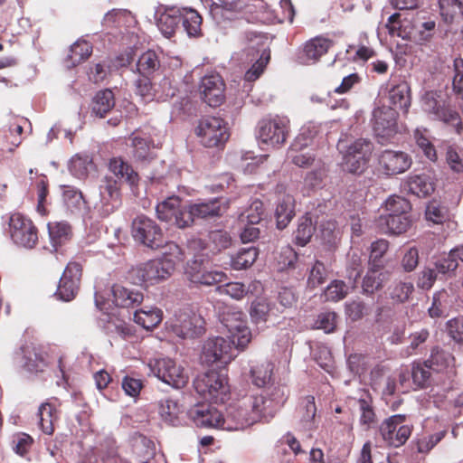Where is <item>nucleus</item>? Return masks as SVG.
Listing matches in <instances>:
<instances>
[{
	"label": "nucleus",
	"instance_id": "obj_17",
	"mask_svg": "<svg viewBox=\"0 0 463 463\" xmlns=\"http://www.w3.org/2000/svg\"><path fill=\"white\" fill-rule=\"evenodd\" d=\"M397 111L392 107H379L373 111V129L380 142H384L397 133Z\"/></svg>",
	"mask_w": 463,
	"mask_h": 463
},
{
	"label": "nucleus",
	"instance_id": "obj_47",
	"mask_svg": "<svg viewBox=\"0 0 463 463\" xmlns=\"http://www.w3.org/2000/svg\"><path fill=\"white\" fill-rule=\"evenodd\" d=\"M411 203L401 196H390L385 202L384 215H411Z\"/></svg>",
	"mask_w": 463,
	"mask_h": 463
},
{
	"label": "nucleus",
	"instance_id": "obj_38",
	"mask_svg": "<svg viewBox=\"0 0 463 463\" xmlns=\"http://www.w3.org/2000/svg\"><path fill=\"white\" fill-rule=\"evenodd\" d=\"M271 312V303L266 298L254 299L250 307V320L255 325L265 324Z\"/></svg>",
	"mask_w": 463,
	"mask_h": 463
},
{
	"label": "nucleus",
	"instance_id": "obj_22",
	"mask_svg": "<svg viewBox=\"0 0 463 463\" xmlns=\"http://www.w3.org/2000/svg\"><path fill=\"white\" fill-rule=\"evenodd\" d=\"M199 90L203 99L210 107H218L224 100V82L217 73L203 77Z\"/></svg>",
	"mask_w": 463,
	"mask_h": 463
},
{
	"label": "nucleus",
	"instance_id": "obj_31",
	"mask_svg": "<svg viewBox=\"0 0 463 463\" xmlns=\"http://www.w3.org/2000/svg\"><path fill=\"white\" fill-rule=\"evenodd\" d=\"M390 103L393 109L407 112L411 106V88L406 81H401L389 90Z\"/></svg>",
	"mask_w": 463,
	"mask_h": 463
},
{
	"label": "nucleus",
	"instance_id": "obj_9",
	"mask_svg": "<svg viewBox=\"0 0 463 463\" xmlns=\"http://www.w3.org/2000/svg\"><path fill=\"white\" fill-rule=\"evenodd\" d=\"M131 233L135 241L151 250H157L166 243L161 227L143 214L132 221Z\"/></svg>",
	"mask_w": 463,
	"mask_h": 463
},
{
	"label": "nucleus",
	"instance_id": "obj_20",
	"mask_svg": "<svg viewBox=\"0 0 463 463\" xmlns=\"http://www.w3.org/2000/svg\"><path fill=\"white\" fill-rule=\"evenodd\" d=\"M226 202L222 198H213L196 202L187 205L189 227L195 220H208L222 215L226 210Z\"/></svg>",
	"mask_w": 463,
	"mask_h": 463
},
{
	"label": "nucleus",
	"instance_id": "obj_16",
	"mask_svg": "<svg viewBox=\"0 0 463 463\" xmlns=\"http://www.w3.org/2000/svg\"><path fill=\"white\" fill-rule=\"evenodd\" d=\"M185 274L192 283L203 286H213L227 280V276L223 271L208 268L203 260L197 258L187 264Z\"/></svg>",
	"mask_w": 463,
	"mask_h": 463
},
{
	"label": "nucleus",
	"instance_id": "obj_26",
	"mask_svg": "<svg viewBox=\"0 0 463 463\" xmlns=\"http://www.w3.org/2000/svg\"><path fill=\"white\" fill-rule=\"evenodd\" d=\"M332 45L333 42L330 39L321 36L315 37L305 43L299 59L304 64L316 63Z\"/></svg>",
	"mask_w": 463,
	"mask_h": 463
},
{
	"label": "nucleus",
	"instance_id": "obj_58",
	"mask_svg": "<svg viewBox=\"0 0 463 463\" xmlns=\"http://www.w3.org/2000/svg\"><path fill=\"white\" fill-rule=\"evenodd\" d=\"M327 173V167L322 161H317L314 169L308 172L305 177V184L311 187H318L322 184Z\"/></svg>",
	"mask_w": 463,
	"mask_h": 463
},
{
	"label": "nucleus",
	"instance_id": "obj_61",
	"mask_svg": "<svg viewBox=\"0 0 463 463\" xmlns=\"http://www.w3.org/2000/svg\"><path fill=\"white\" fill-rule=\"evenodd\" d=\"M349 286L342 280H334L325 290V298L329 301H339L343 299L348 293Z\"/></svg>",
	"mask_w": 463,
	"mask_h": 463
},
{
	"label": "nucleus",
	"instance_id": "obj_43",
	"mask_svg": "<svg viewBox=\"0 0 463 463\" xmlns=\"http://www.w3.org/2000/svg\"><path fill=\"white\" fill-rule=\"evenodd\" d=\"M363 253L358 250H352L347 256V271L349 284L352 288H355L356 281L363 270Z\"/></svg>",
	"mask_w": 463,
	"mask_h": 463
},
{
	"label": "nucleus",
	"instance_id": "obj_34",
	"mask_svg": "<svg viewBox=\"0 0 463 463\" xmlns=\"http://www.w3.org/2000/svg\"><path fill=\"white\" fill-rule=\"evenodd\" d=\"M163 319V312L157 307L137 310L134 321L146 330L156 327Z\"/></svg>",
	"mask_w": 463,
	"mask_h": 463
},
{
	"label": "nucleus",
	"instance_id": "obj_56",
	"mask_svg": "<svg viewBox=\"0 0 463 463\" xmlns=\"http://www.w3.org/2000/svg\"><path fill=\"white\" fill-rule=\"evenodd\" d=\"M449 295L447 291L442 290L435 293L432 298V304L428 311L431 317H440L444 316L449 307Z\"/></svg>",
	"mask_w": 463,
	"mask_h": 463
},
{
	"label": "nucleus",
	"instance_id": "obj_3",
	"mask_svg": "<svg viewBox=\"0 0 463 463\" xmlns=\"http://www.w3.org/2000/svg\"><path fill=\"white\" fill-rule=\"evenodd\" d=\"M109 169L115 177L106 175L99 184V201L95 208L102 217L114 213L121 204L120 184L127 183L131 188L138 183V175L132 166L120 157L109 160Z\"/></svg>",
	"mask_w": 463,
	"mask_h": 463
},
{
	"label": "nucleus",
	"instance_id": "obj_51",
	"mask_svg": "<svg viewBox=\"0 0 463 463\" xmlns=\"http://www.w3.org/2000/svg\"><path fill=\"white\" fill-rule=\"evenodd\" d=\"M209 247L213 253L221 252L228 249L232 242L231 235L222 230L212 231L209 233Z\"/></svg>",
	"mask_w": 463,
	"mask_h": 463
},
{
	"label": "nucleus",
	"instance_id": "obj_54",
	"mask_svg": "<svg viewBox=\"0 0 463 463\" xmlns=\"http://www.w3.org/2000/svg\"><path fill=\"white\" fill-rule=\"evenodd\" d=\"M432 368L424 361L422 364H414L411 370L413 383L420 388L430 384Z\"/></svg>",
	"mask_w": 463,
	"mask_h": 463
},
{
	"label": "nucleus",
	"instance_id": "obj_6",
	"mask_svg": "<svg viewBox=\"0 0 463 463\" xmlns=\"http://www.w3.org/2000/svg\"><path fill=\"white\" fill-rule=\"evenodd\" d=\"M166 324L169 331L181 339H194L205 332L203 317L190 307L175 311Z\"/></svg>",
	"mask_w": 463,
	"mask_h": 463
},
{
	"label": "nucleus",
	"instance_id": "obj_44",
	"mask_svg": "<svg viewBox=\"0 0 463 463\" xmlns=\"http://www.w3.org/2000/svg\"><path fill=\"white\" fill-rule=\"evenodd\" d=\"M318 133V128L314 125L304 126L290 146L291 152H300L313 144Z\"/></svg>",
	"mask_w": 463,
	"mask_h": 463
},
{
	"label": "nucleus",
	"instance_id": "obj_42",
	"mask_svg": "<svg viewBox=\"0 0 463 463\" xmlns=\"http://www.w3.org/2000/svg\"><path fill=\"white\" fill-rule=\"evenodd\" d=\"M258 253L255 247L241 248L235 255L232 256L231 266L236 270L247 269L255 262Z\"/></svg>",
	"mask_w": 463,
	"mask_h": 463
},
{
	"label": "nucleus",
	"instance_id": "obj_57",
	"mask_svg": "<svg viewBox=\"0 0 463 463\" xmlns=\"http://www.w3.org/2000/svg\"><path fill=\"white\" fill-rule=\"evenodd\" d=\"M264 216V205L260 200H255L250 207L241 215V221L250 224H259Z\"/></svg>",
	"mask_w": 463,
	"mask_h": 463
},
{
	"label": "nucleus",
	"instance_id": "obj_18",
	"mask_svg": "<svg viewBox=\"0 0 463 463\" xmlns=\"http://www.w3.org/2000/svg\"><path fill=\"white\" fill-rule=\"evenodd\" d=\"M187 416L197 427L222 430L224 416L209 403L200 402L194 404L188 410Z\"/></svg>",
	"mask_w": 463,
	"mask_h": 463
},
{
	"label": "nucleus",
	"instance_id": "obj_5",
	"mask_svg": "<svg viewBox=\"0 0 463 463\" xmlns=\"http://www.w3.org/2000/svg\"><path fill=\"white\" fill-rule=\"evenodd\" d=\"M338 150L343 154V168L352 174H362L367 167L373 144L368 138H357L349 145L340 140Z\"/></svg>",
	"mask_w": 463,
	"mask_h": 463
},
{
	"label": "nucleus",
	"instance_id": "obj_55",
	"mask_svg": "<svg viewBox=\"0 0 463 463\" xmlns=\"http://www.w3.org/2000/svg\"><path fill=\"white\" fill-rule=\"evenodd\" d=\"M131 145L133 147V156L137 161H147L153 158L149 141L146 138L134 136L131 138Z\"/></svg>",
	"mask_w": 463,
	"mask_h": 463
},
{
	"label": "nucleus",
	"instance_id": "obj_29",
	"mask_svg": "<svg viewBox=\"0 0 463 463\" xmlns=\"http://www.w3.org/2000/svg\"><path fill=\"white\" fill-rule=\"evenodd\" d=\"M295 215L294 199L289 194L279 198L275 210L277 227L279 230L286 228Z\"/></svg>",
	"mask_w": 463,
	"mask_h": 463
},
{
	"label": "nucleus",
	"instance_id": "obj_15",
	"mask_svg": "<svg viewBox=\"0 0 463 463\" xmlns=\"http://www.w3.org/2000/svg\"><path fill=\"white\" fill-rule=\"evenodd\" d=\"M157 218L180 229L189 227L187 205H183L178 196H170L157 203L156 207Z\"/></svg>",
	"mask_w": 463,
	"mask_h": 463
},
{
	"label": "nucleus",
	"instance_id": "obj_37",
	"mask_svg": "<svg viewBox=\"0 0 463 463\" xmlns=\"http://www.w3.org/2000/svg\"><path fill=\"white\" fill-rule=\"evenodd\" d=\"M160 68L158 54L152 50L145 52L137 60V70L141 76L150 77Z\"/></svg>",
	"mask_w": 463,
	"mask_h": 463
},
{
	"label": "nucleus",
	"instance_id": "obj_52",
	"mask_svg": "<svg viewBox=\"0 0 463 463\" xmlns=\"http://www.w3.org/2000/svg\"><path fill=\"white\" fill-rule=\"evenodd\" d=\"M275 260L278 270L284 271L295 267L298 254L291 246L286 245L280 249Z\"/></svg>",
	"mask_w": 463,
	"mask_h": 463
},
{
	"label": "nucleus",
	"instance_id": "obj_39",
	"mask_svg": "<svg viewBox=\"0 0 463 463\" xmlns=\"http://www.w3.org/2000/svg\"><path fill=\"white\" fill-rule=\"evenodd\" d=\"M384 279L385 274L379 269L377 265H373L368 269L363 279V292L368 295L373 294L383 288Z\"/></svg>",
	"mask_w": 463,
	"mask_h": 463
},
{
	"label": "nucleus",
	"instance_id": "obj_48",
	"mask_svg": "<svg viewBox=\"0 0 463 463\" xmlns=\"http://www.w3.org/2000/svg\"><path fill=\"white\" fill-rule=\"evenodd\" d=\"M316 412L315 398L313 396H307L302 399L299 405V414L303 428L309 430L314 426Z\"/></svg>",
	"mask_w": 463,
	"mask_h": 463
},
{
	"label": "nucleus",
	"instance_id": "obj_8",
	"mask_svg": "<svg viewBox=\"0 0 463 463\" xmlns=\"http://www.w3.org/2000/svg\"><path fill=\"white\" fill-rule=\"evenodd\" d=\"M289 135V120L286 117H267L259 121L257 137L260 144L279 147Z\"/></svg>",
	"mask_w": 463,
	"mask_h": 463
},
{
	"label": "nucleus",
	"instance_id": "obj_63",
	"mask_svg": "<svg viewBox=\"0 0 463 463\" xmlns=\"http://www.w3.org/2000/svg\"><path fill=\"white\" fill-rule=\"evenodd\" d=\"M217 289L221 294H225L236 300L242 299L249 291L248 288L241 282H229L219 286Z\"/></svg>",
	"mask_w": 463,
	"mask_h": 463
},
{
	"label": "nucleus",
	"instance_id": "obj_40",
	"mask_svg": "<svg viewBox=\"0 0 463 463\" xmlns=\"http://www.w3.org/2000/svg\"><path fill=\"white\" fill-rule=\"evenodd\" d=\"M356 405L360 411V423L366 427H370L375 421V412L373 407V399L371 395L364 392L356 400Z\"/></svg>",
	"mask_w": 463,
	"mask_h": 463
},
{
	"label": "nucleus",
	"instance_id": "obj_7",
	"mask_svg": "<svg viewBox=\"0 0 463 463\" xmlns=\"http://www.w3.org/2000/svg\"><path fill=\"white\" fill-rule=\"evenodd\" d=\"M421 108L433 119L440 120L455 127L460 133L461 120L458 111L453 109L445 98L437 91H427L421 97Z\"/></svg>",
	"mask_w": 463,
	"mask_h": 463
},
{
	"label": "nucleus",
	"instance_id": "obj_60",
	"mask_svg": "<svg viewBox=\"0 0 463 463\" xmlns=\"http://www.w3.org/2000/svg\"><path fill=\"white\" fill-rule=\"evenodd\" d=\"M447 208L438 201H431L426 206L425 216L434 223H442L447 219Z\"/></svg>",
	"mask_w": 463,
	"mask_h": 463
},
{
	"label": "nucleus",
	"instance_id": "obj_27",
	"mask_svg": "<svg viewBox=\"0 0 463 463\" xmlns=\"http://www.w3.org/2000/svg\"><path fill=\"white\" fill-rule=\"evenodd\" d=\"M91 114L100 118L115 107V95L109 89L99 90L91 101Z\"/></svg>",
	"mask_w": 463,
	"mask_h": 463
},
{
	"label": "nucleus",
	"instance_id": "obj_12",
	"mask_svg": "<svg viewBox=\"0 0 463 463\" xmlns=\"http://www.w3.org/2000/svg\"><path fill=\"white\" fill-rule=\"evenodd\" d=\"M149 374L152 373L163 383L181 389L188 382V376L184 368L170 358L151 359L147 364Z\"/></svg>",
	"mask_w": 463,
	"mask_h": 463
},
{
	"label": "nucleus",
	"instance_id": "obj_33",
	"mask_svg": "<svg viewBox=\"0 0 463 463\" xmlns=\"http://www.w3.org/2000/svg\"><path fill=\"white\" fill-rule=\"evenodd\" d=\"M180 22L184 30L190 37L198 36L201 33L202 16L199 13L188 7H181Z\"/></svg>",
	"mask_w": 463,
	"mask_h": 463
},
{
	"label": "nucleus",
	"instance_id": "obj_45",
	"mask_svg": "<svg viewBox=\"0 0 463 463\" xmlns=\"http://www.w3.org/2000/svg\"><path fill=\"white\" fill-rule=\"evenodd\" d=\"M48 231L50 239L55 248L62 245L71 237V226L65 222L49 223Z\"/></svg>",
	"mask_w": 463,
	"mask_h": 463
},
{
	"label": "nucleus",
	"instance_id": "obj_21",
	"mask_svg": "<svg viewBox=\"0 0 463 463\" xmlns=\"http://www.w3.org/2000/svg\"><path fill=\"white\" fill-rule=\"evenodd\" d=\"M249 51H252L253 58L251 61L258 57L251 67L245 72L244 80L247 82L255 81L263 73L265 67L270 59V52L268 49L265 40L261 36L256 35L254 39L250 40Z\"/></svg>",
	"mask_w": 463,
	"mask_h": 463
},
{
	"label": "nucleus",
	"instance_id": "obj_13",
	"mask_svg": "<svg viewBox=\"0 0 463 463\" xmlns=\"http://www.w3.org/2000/svg\"><path fill=\"white\" fill-rule=\"evenodd\" d=\"M200 142L206 147H217L229 138L226 123L221 118L207 117L199 121L195 128Z\"/></svg>",
	"mask_w": 463,
	"mask_h": 463
},
{
	"label": "nucleus",
	"instance_id": "obj_46",
	"mask_svg": "<svg viewBox=\"0 0 463 463\" xmlns=\"http://www.w3.org/2000/svg\"><path fill=\"white\" fill-rule=\"evenodd\" d=\"M93 163L89 156L76 155L69 162L70 173L78 179H84L88 176Z\"/></svg>",
	"mask_w": 463,
	"mask_h": 463
},
{
	"label": "nucleus",
	"instance_id": "obj_14",
	"mask_svg": "<svg viewBox=\"0 0 463 463\" xmlns=\"http://www.w3.org/2000/svg\"><path fill=\"white\" fill-rule=\"evenodd\" d=\"M9 233L12 241L19 246L32 249L38 241V231L33 222L15 213L9 219Z\"/></svg>",
	"mask_w": 463,
	"mask_h": 463
},
{
	"label": "nucleus",
	"instance_id": "obj_2",
	"mask_svg": "<svg viewBox=\"0 0 463 463\" xmlns=\"http://www.w3.org/2000/svg\"><path fill=\"white\" fill-rule=\"evenodd\" d=\"M273 395L276 398L264 395L245 396L230 405L223 417L222 430H242L258 422H269L285 402L279 389Z\"/></svg>",
	"mask_w": 463,
	"mask_h": 463
},
{
	"label": "nucleus",
	"instance_id": "obj_35",
	"mask_svg": "<svg viewBox=\"0 0 463 463\" xmlns=\"http://www.w3.org/2000/svg\"><path fill=\"white\" fill-rule=\"evenodd\" d=\"M157 405L161 419L170 425H176L181 411L178 402L170 397H165L158 401Z\"/></svg>",
	"mask_w": 463,
	"mask_h": 463
},
{
	"label": "nucleus",
	"instance_id": "obj_59",
	"mask_svg": "<svg viewBox=\"0 0 463 463\" xmlns=\"http://www.w3.org/2000/svg\"><path fill=\"white\" fill-rule=\"evenodd\" d=\"M451 360L449 353L435 347L431 350L430 356L425 362L432 368L433 372H439L447 367Z\"/></svg>",
	"mask_w": 463,
	"mask_h": 463
},
{
	"label": "nucleus",
	"instance_id": "obj_64",
	"mask_svg": "<svg viewBox=\"0 0 463 463\" xmlns=\"http://www.w3.org/2000/svg\"><path fill=\"white\" fill-rule=\"evenodd\" d=\"M336 326V314L333 311L322 312L317 316L314 327L325 333H332Z\"/></svg>",
	"mask_w": 463,
	"mask_h": 463
},
{
	"label": "nucleus",
	"instance_id": "obj_19",
	"mask_svg": "<svg viewBox=\"0 0 463 463\" xmlns=\"http://www.w3.org/2000/svg\"><path fill=\"white\" fill-rule=\"evenodd\" d=\"M82 268L78 262H70L60 279L55 296L62 301L72 300L80 288Z\"/></svg>",
	"mask_w": 463,
	"mask_h": 463
},
{
	"label": "nucleus",
	"instance_id": "obj_53",
	"mask_svg": "<svg viewBox=\"0 0 463 463\" xmlns=\"http://www.w3.org/2000/svg\"><path fill=\"white\" fill-rule=\"evenodd\" d=\"M62 196L66 207L71 213L80 210L84 204L81 192L72 186H63Z\"/></svg>",
	"mask_w": 463,
	"mask_h": 463
},
{
	"label": "nucleus",
	"instance_id": "obj_30",
	"mask_svg": "<svg viewBox=\"0 0 463 463\" xmlns=\"http://www.w3.org/2000/svg\"><path fill=\"white\" fill-rule=\"evenodd\" d=\"M378 223L386 232L401 234L409 229L411 218V215H381Z\"/></svg>",
	"mask_w": 463,
	"mask_h": 463
},
{
	"label": "nucleus",
	"instance_id": "obj_25",
	"mask_svg": "<svg viewBox=\"0 0 463 463\" xmlns=\"http://www.w3.org/2000/svg\"><path fill=\"white\" fill-rule=\"evenodd\" d=\"M402 190L419 198L430 195L435 189L432 178L426 174L411 175L402 182Z\"/></svg>",
	"mask_w": 463,
	"mask_h": 463
},
{
	"label": "nucleus",
	"instance_id": "obj_4",
	"mask_svg": "<svg viewBox=\"0 0 463 463\" xmlns=\"http://www.w3.org/2000/svg\"><path fill=\"white\" fill-rule=\"evenodd\" d=\"M166 247L169 251H165L162 257L140 263L128 271L129 279L134 284L154 286L167 280L173 275L182 252L175 243H168Z\"/></svg>",
	"mask_w": 463,
	"mask_h": 463
},
{
	"label": "nucleus",
	"instance_id": "obj_28",
	"mask_svg": "<svg viewBox=\"0 0 463 463\" xmlns=\"http://www.w3.org/2000/svg\"><path fill=\"white\" fill-rule=\"evenodd\" d=\"M113 302L117 307H134L143 300V294L137 290L129 289L116 285L112 288Z\"/></svg>",
	"mask_w": 463,
	"mask_h": 463
},
{
	"label": "nucleus",
	"instance_id": "obj_41",
	"mask_svg": "<svg viewBox=\"0 0 463 463\" xmlns=\"http://www.w3.org/2000/svg\"><path fill=\"white\" fill-rule=\"evenodd\" d=\"M273 367V364L269 361H263L253 365L250 369L252 383L257 387H264L269 383Z\"/></svg>",
	"mask_w": 463,
	"mask_h": 463
},
{
	"label": "nucleus",
	"instance_id": "obj_23",
	"mask_svg": "<svg viewBox=\"0 0 463 463\" xmlns=\"http://www.w3.org/2000/svg\"><path fill=\"white\" fill-rule=\"evenodd\" d=\"M378 161L380 167L388 175L404 173L411 165V156L402 151L384 150Z\"/></svg>",
	"mask_w": 463,
	"mask_h": 463
},
{
	"label": "nucleus",
	"instance_id": "obj_24",
	"mask_svg": "<svg viewBox=\"0 0 463 463\" xmlns=\"http://www.w3.org/2000/svg\"><path fill=\"white\" fill-rule=\"evenodd\" d=\"M182 9L175 5H164L158 7V18L156 25L159 31L167 38H170L175 33L180 22Z\"/></svg>",
	"mask_w": 463,
	"mask_h": 463
},
{
	"label": "nucleus",
	"instance_id": "obj_10",
	"mask_svg": "<svg viewBox=\"0 0 463 463\" xmlns=\"http://www.w3.org/2000/svg\"><path fill=\"white\" fill-rule=\"evenodd\" d=\"M194 387L196 392L215 403H223L229 397L226 377L215 371L198 375L194 381Z\"/></svg>",
	"mask_w": 463,
	"mask_h": 463
},
{
	"label": "nucleus",
	"instance_id": "obj_32",
	"mask_svg": "<svg viewBox=\"0 0 463 463\" xmlns=\"http://www.w3.org/2000/svg\"><path fill=\"white\" fill-rule=\"evenodd\" d=\"M107 317L104 329L108 335L127 339L134 335L132 326L114 315H107Z\"/></svg>",
	"mask_w": 463,
	"mask_h": 463
},
{
	"label": "nucleus",
	"instance_id": "obj_1",
	"mask_svg": "<svg viewBox=\"0 0 463 463\" xmlns=\"http://www.w3.org/2000/svg\"><path fill=\"white\" fill-rule=\"evenodd\" d=\"M221 323L228 339L216 336L204 343L201 360L206 364L229 363L233 357V349H243L251 340V332L242 312L228 310L222 315Z\"/></svg>",
	"mask_w": 463,
	"mask_h": 463
},
{
	"label": "nucleus",
	"instance_id": "obj_49",
	"mask_svg": "<svg viewBox=\"0 0 463 463\" xmlns=\"http://www.w3.org/2000/svg\"><path fill=\"white\" fill-rule=\"evenodd\" d=\"M92 52V46L87 41H78L71 46L68 60L72 66H75L86 59H88Z\"/></svg>",
	"mask_w": 463,
	"mask_h": 463
},
{
	"label": "nucleus",
	"instance_id": "obj_62",
	"mask_svg": "<svg viewBox=\"0 0 463 463\" xmlns=\"http://www.w3.org/2000/svg\"><path fill=\"white\" fill-rule=\"evenodd\" d=\"M136 94L145 101L148 102L155 99L156 92L149 77L142 76L135 81Z\"/></svg>",
	"mask_w": 463,
	"mask_h": 463
},
{
	"label": "nucleus",
	"instance_id": "obj_11",
	"mask_svg": "<svg viewBox=\"0 0 463 463\" xmlns=\"http://www.w3.org/2000/svg\"><path fill=\"white\" fill-rule=\"evenodd\" d=\"M412 427L406 422L404 414H396L385 419L379 427V436L384 446L399 448L405 444L411 434Z\"/></svg>",
	"mask_w": 463,
	"mask_h": 463
},
{
	"label": "nucleus",
	"instance_id": "obj_50",
	"mask_svg": "<svg viewBox=\"0 0 463 463\" xmlns=\"http://www.w3.org/2000/svg\"><path fill=\"white\" fill-rule=\"evenodd\" d=\"M315 227L313 226L311 217L302 216L298 221L297 231L295 232V241L299 246H305L309 242Z\"/></svg>",
	"mask_w": 463,
	"mask_h": 463
},
{
	"label": "nucleus",
	"instance_id": "obj_36",
	"mask_svg": "<svg viewBox=\"0 0 463 463\" xmlns=\"http://www.w3.org/2000/svg\"><path fill=\"white\" fill-rule=\"evenodd\" d=\"M39 426L43 433L52 435L54 430L53 423L57 420V411L50 402L43 403L38 410Z\"/></svg>",
	"mask_w": 463,
	"mask_h": 463
}]
</instances>
